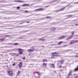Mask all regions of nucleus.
Segmentation results:
<instances>
[{
  "label": "nucleus",
  "mask_w": 78,
  "mask_h": 78,
  "mask_svg": "<svg viewBox=\"0 0 78 78\" xmlns=\"http://www.w3.org/2000/svg\"><path fill=\"white\" fill-rule=\"evenodd\" d=\"M59 53L58 52H52L51 53V58H55V56H59L58 55Z\"/></svg>",
  "instance_id": "1"
},
{
  "label": "nucleus",
  "mask_w": 78,
  "mask_h": 78,
  "mask_svg": "<svg viewBox=\"0 0 78 78\" xmlns=\"http://www.w3.org/2000/svg\"><path fill=\"white\" fill-rule=\"evenodd\" d=\"M7 73L9 76H12L13 75V71L11 69H9L7 71Z\"/></svg>",
  "instance_id": "2"
},
{
  "label": "nucleus",
  "mask_w": 78,
  "mask_h": 78,
  "mask_svg": "<svg viewBox=\"0 0 78 78\" xmlns=\"http://www.w3.org/2000/svg\"><path fill=\"white\" fill-rule=\"evenodd\" d=\"M17 50H19V54H20V55H22V54H23V51H24V50L21 48H18L17 49Z\"/></svg>",
  "instance_id": "3"
},
{
  "label": "nucleus",
  "mask_w": 78,
  "mask_h": 78,
  "mask_svg": "<svg viewBox=\"0 0 78 78\" xmlns=\"http://www.w3.org/2000/svg\"><path fill=\"white\" fill-rule=\"evenodd\" d=\"M23 64V62H20L19 63V67L20 68H21L22 66V64Z\"/></svg>",
  "instance_id": "4"
},
{
  "label": "nucleus",
  "mask_w": 78,
  "mask_h": 78,
  "mask_svg": "<svg viewBox=\"0 0 78 78\" xmlns=\"http://www.w3.org/2000/svg\"><path fill=\"white\" fill-rule=\"evenodd\" d=\"M73 37V36H70L68 37L66 39V41H68L69 40V39H72Z\"/></svg>",
  "instance_id": "5"
},
{
  "label": "nucleus",
  "mask_w": 78,
  "mask_h": 78,
  "mask_svg": "<svg viewBox=\"0 0 78 78\" xmlns=\"http://www.w3.org/2000/svg\"><path fill=\"white\" fill-rule=\"evenodd\" d=\"M32 48L33 49L32 50L31 49H30L28 50V52H31L32 51H33L34 50V48Z\"/></svg>",
  "instance_id": "6"
},
{
  "label": "nucleus",
  "mask_w": 78,
  "mask_h": 78,
  "mask_svg": "<svg viewBox=\"0 0 78 78\" xmlns=\"http://www.w3.org/2000/svg\"><path fill=\"white\" fill-rule=\"evenodd\" d=\"M23 6H30V4H24L22 5Z\"/></svg>",
  "instance_id": "7"
},
{
  "label": "nucleus",
  "mask_w": 78,
  "mask_h": 78,
  "mask_svg": "<svg viewBox=\"0 0 78 78\" xmlns=\"http://www.w3.org/2000/svg\"><path fill=\"white\" fill-rule=\"evenodd\" d=\"M74 72H76V71H78V65L77 66L76 68L74 69Z\"/></svg>",
  "instance_id": "8"
},
{
  "label": "nucleus",
  "mask_w": 78,
  "mask_h": 78,
  "mask_svg": "<svg viewBox=\"0 0 78 78\" xmlns=\"http://www.w3.org/2000/svg\"><path fill=\"white\" fill-rule=\"evenodd\" d=\"M55 30L56 28L55 27H51V30L52 31H55Z\"/></svg>",
  "instance_id": "9"
},
{
  "label": "nucleus",
  "mask_w": 78,
  "mask_h": 78,
  "mask_svg": "<svg viewBox=\"0 0 78 78\" xmlns=\"http://www.w3.org/2000/svg\"><path fill=\"white\" fill-rule=\"evenodd\" d=\"M65 37L64 36H62L59 38V39H64Z\"/></svg>",
  "instance_id": "10"
},
{
  "label": "nucleus",
  "mask_w": 78,
  "mask_h": 78,
  "mask_svg": "<svg viewBox=\"0 0 78 78\" xmlns=\"http://www.w3.org/2000/svg\"><path fill=\"white\" fill-rule=\"evenodd\" d=\"M5 40V38H2L1 39H0V41H4Z\"/></svg>",
  "instance_id": "11"
},
{
  "label": "nucleus",
  "mask_w": 78,
  "mask_h": 78,
  "mask_svg": "<svg viewBox=\"0 0 78 78\" xmlns=\"http://www.w3.org/2000/svg\"><path fill=\"white\" fill-rule=\"evenodd\" d=\"M75 41L72 40V41L70 42V44H75Z\"/></svg>",
  "instance_id": "12"
},
{
  "label": "nucleus",
  "mask_w": 78,
  "mask_h": 78,
  "mask_svg": "<svg viewBox=\"0 0 78 78\" xmlns=\"http://www.w3.org/2000/svg\"><path fill=\"white\" fill-rule=\"evenodd\" d=\"M65 7H63V8H62V9H60V11H63V10H64V9H65Z\"/></svg>",
  "instance_id": "13"
},
{
  "label": "nucleus",
  "mask_w": 78,
  "mask_h": 78,
  "mask_svg": "<svg viewBox=\"0 0 78 78\" xmlns=\"http://www.w3.org/2000/svg\"><path fill=\"white\" fill-rule=\"evenodd\" d=\"M16 2H19L20 3H23V2H25V1H17Z\"/></svg>",
  "instance_id": "14"
},
{
  "label": "nucleus",
  "mask_w": 78,
  "mask_h": 78,
  "mask_svg": "<svg viewBox=\"0 0 78 78\" xmlns=\"http://www.w3.org/2000/svg\"><path fill=\"white\" fill-rule=\"evenodd\" d=\"M44 9L43 8H39V11H44Z\"/></svg>",
  "instance_id": "15"
},
{
  "label": "nucleus",
  "mask_w": 78,
  "mask_h": 78,
  "mask_svg": "<svg viewBox=\"0 0 78 78\" xmlns=\"http://www.w3.org/2000/svg\"><path fill=\"white\" fill-rule=\"evenodd\" d=\"M62 41H60L58 43V44L60 45V44H62Z\"/></svg>",
  "instance_id": "16"
},
{
  "label": "nucleus",
  "mask_w": 78,
  "mask_h": 78,
  "mask_svg": "<svg viewBox=\"0 0 78 78\" xmlns=\"http://www.w3.org/2000/svg\"><path fill=\"white\" fill-rule=\"evenodd\" d=\"M20 73V70H18V72L17 73V75H19Z\"/></svg>",
  "instance_id": "17"
},
{
  "label": "nucleus",
  "mask_w": 78,
  "mask_h": 78,
  "mask_svg": "<svg viewBox=\"0 0 78 78\" xmlns=\"http://www.w3.org/2000/svg\"><path fill=\"white\" fill-rule=\"evenodd\" d=\"M34 11H39V9H37L34 10Z\"/></svg>",
  "instance_id": "18"
},
{
  "label": "nucleus",
  "mask_w": 78,
  "mask_h": 78,
  "mask_svg": "<svg viewBox=\"0 0 78 78\" xmlns=\"http://www.w3.org/2000/svg\"><path fill=\"white\" fill-rule=\"evenodd\" d=\"M19 45V44H18L17 43H14L13 44L14 45Z\"/></svg>",
  "instance_id": "19"
},
{
  "label": "nucleus",
  "mask_w": 78,
  "mask_h": 78,
  "mask_svg": "<svg viewBox=\"0 0 78 78\" xmlns=\"http://www.w3.org/2000/svg\"><path fill=\"white\" fill-rule=\"evenodd\" d=\"M47 60L45 59H44L43 60V62H47Z\"/></svg>",
  "instance_id": "20"
},
{
  "label": "nucleus",
  "mask_w": 78,
  "mask_h": 78,
  "mask_svg": "<svg viewBox=\"0 0 78 78\" xmlns=\"http://www.w3.org/2000/svg\"><path fill=\"white\" fill-rule=\"evenodd\" d=\"M43 66H47V63H44L43 64Z\"/></svg>",
  "instance_id": "21"
},
{
  "label": "nucleus",
  "mask_w": 78,
  "mask_h": 78,
  "mask_svg": "<svg viewBox=\"0 0 78 78\" xmlns=\"http://www.w3.org/2000/svg\"><path fill=\"white\" fill-rule=\"evenodd\" d=\"M71 73H72V71H70L69 73V75H71Z\"/></svg>",
  "instance_id": "22"
},
{
  "label": "nucleus",
  "mask_w": 78,
  "mask_h": 78,
  "mask_svg": "<svg viewBox=\"0 0 78 78\" xmlns=\"http://www.w3.org/2000/svg\"><path fill=\"white\" fill-rule=\"evenodd\" d=\"M54 64H51V66L52 67H55V66H54Z\"/></svg>",
  "instance_id": "23"
},
{
  "label": "nucleus",
  "mask_w": 78,
  "mask_h": 78,
  "mask_svg": "<svg viewBox=\"0 0 78 78\" xmlns=\"http://www.w3.org/2000/svg\"><path fill=\"white\" fill-rule=\"evenodd\" d=\"M46 19H50L51 18V17L50 16H47L46 17Z\"/></svg>",
  "instance_id": "24"
},
{
  "label": "nucleus",
  "mask_w": 78,
  "mask_h": 78,
  "mask_svg": "<svg viewBox=\"0 0 78 78\" xmlns=\"http://www.w3.org/2000/svg\"><path fill=\"white\" fill-rule=\"evenodd\" d=\"M39 40H40V41H44V39H42V38H40Z\"/></svg>",
  "instance_id": "25"
},
{
  "label": "nucleus",
  "mask_w": 78,
  "mask_h": 78,
  "mask_svg": "<svg viewBox=\"0 0 78 78\" xmlns=\"http://www.w3.org/2000/svg\"><path fill=\"white\" fill-rule=\"evenodd\" d=\"M56 12H59L60 11V10H56L55 11Z\"/></svg>",
  "instance_id": "26"
},
{
  "label": "nucleus",
  "mask_w": 78,
  "mask_h": 78,
  "mask_svg": "<svg viewBox=\"0 0 78 78\" xmlns=\"http://www.w3.org/2000/svg\"><path fill=\"white\" fill-rule=\"evenodd\" d=\"M75 43H76V42H78V40H75L74 41Z\"/></svg>",
  "instance_id": "27"
},
{
  "label": "nucleus",
  "mask_w": 78,
  "mask_h": 78,
  "mask_svg": "<svg viewBox=\"0 0 78 78\" xmlns=\"http://www.w3.org/2000/svg\"><path fill=\"white\" fill-rule=\"evenodd\" d=\"M25 13H26L27 12H28V11L27 10H25Z\"/></svg>",
  "instance_id": "28"
},
{
  "label": "nucleus",
  "mask_w": 78,
  "mask_h": 78,
  "mask_svg": "<svg viewBox=\"0 0 78 78\" xmlns=\"http://www.w3.org/2000/svg\"><path fill=\"white\" fill-rule=\"evenodd\" d=\"M15 65H16V63H13V64L12 65V66H15Z\"/></svg>",
  "instance_id": "29"
},
{
  "label": "nucleus",
  "mask_w": 78,
  "mask_h": 78,
  "mask_svg": "<svg viewBox=\"0 0 78 78\" xmlns=\"http://www.w3.org/2000/svg\"><path fill=\"white\" fill-rule=\"evenodd\" d=\"M74 57H75V58H78V55H75Z\"/></svg>",
  "instance_id": "30"
},
{
  "label": "nucleus",
  "mask_w": 78,
  "mask_h": 78,
  "mask_svg": "<svg viewBox=\"0 0 78 78\" xmlns=\"http://www.w3.org/2000/svg\"><path fill=\"white\" fill-rule=\"evenodd\" d=\"M16 8H17V9H20V7H19V6L17 7H16Z\"/></svg>",
  "instance_id": "31"
},
{
  "label": "nucleus",
  "mask_w": 78,
  "mask_h": 78,
  "mask_svg": "<svg viewBox=\"0 0 78 78\" xmlns=\"http://www.w3.org/2000/svg\"><path fill=\"white\" fill-rule=\"evenodd\" d=\"M37 74H38V75H39V76H40V75H41L39 73H37Z\"/></svg>",
  "instance_id": "32"
},
{
  "label": "nucleus",
  "mask_w": 78,
  "mask_h": 78,
  "mask_svg": "<svg viewBox=\"0 0 78 78\" xmlns=\"http://www.w3.org/2000/svg\"><path fill=\"white\" fill-rule=\"evenodd\" d=\"M9 35H5V37H9Z\"/></svg>",
  "instance_id": "33"
},
{
  "label": "nucleus",
  "mask_w": 78,
  "mask_h": 78,
  "mask_svg": "<svg viewBox=\"0 0 78 78\" xmlns=\"http://www.w3.org/2000/svg\"><path fill=\"white\" fill-rule=\"evenodd\" d=\"M72 34H74V32H72Z\"/></svg>",
  "instance_id": "34"
},
{
  "label": "nucleus",
  "mask_w": 78,
  "mask_h": 78,
  "mask_svg": "<svg viewBox=\"0 0 78 78\" xmlns=\"http://www.w3.org/2000/svg\"><path fill=\"white\" fill-rule=\"evenodd\" d=\"M25 57H24L23 58V59H25Z\"/></svg>",
  "instance_id": "35"
},
{
  "label": "nucleus",
  "mask_w": 78,
  "mask_h": 78,
  "mask_svg": "<svg viewBox=\"0 0 78 78\" xmlns=\"http://www.w3.org/2000/svg\"><path fill=\"white\" fill-rule=\"evenodd\" d=\"M30 21L27 22L26 23H30Z\"/></svg>",
  "instance_id": "36"
},
{
  "label": "nucleus",
  "mask_w": 78,
  "mask_h": 78,
  "mask_svg": "<svg viewBox=\"0 0 78 78\" xmlns=\"http://www.w3.org/2000/svg\"><path fill=\"white\" fill-rule=\"evenodd\" d=\"M75 25L76 26H78V24H76Z\"/></svg>",
  "instance_id": "37"
},
{
  "label": "nucleus",
  "mask_w": 78,
  "mask_h": 78,
  "mask_svg": "<svg viewBox=\"0 0 78 78\" xmlns=\"http://www.w3.org/2000/svg\"><path fill=\"white\" fill-rule=\"evenodd\" d=\"M61 66H60L59 67V68H61Z\"/></svg>",
  "instance_id": "38"
},
{
  "label": "nucleus",
  "mask_w": 78,
  "mask_h": 78,
  "mask_svg": "<svg viewBox=\"0 0 78 78\" xmlns=\"http://www.w3.org/2000/svg\"><path fill=\"white\" fill-rule=\"evenodd\" d=\"M19 54H17L16 55V56H19Z\"/></svg>",
  "instance_id": "39"
},
{
  "label": "nucleus",
  "mask_w": 78,
  "mask_h": 78,
  "mask_svg": "<svg viewBox=\"0 0 78 78\" xmlns=\"http://www.w3.org/2000/svg\"><path fill=\"white\" fill-rule=\"evenodd\" d=\"M78 78V76H76V77L75 78Z\"/></svg>",
  "instance_id": "40"
},
{
  "label": "nucleus",
  "mask_w": 78,
  "mask_h": 78,
  "mask_svg": "<svg viewBox=\"0 0 78 78\" xmlns=\"http://www.w3.org/2000/svg\"><path fill=\"white\" fill-rule=\"evenodd\" d=\"M67 78H69V76H68Z\"/></svg>",
  "instance_id": "41"
},
{
  "label": "nucleus",
  "mask_w": 78,
  "mask_h": 78,
  "mask_svg": "<svg viewBox=\"0 0 78 78\" xmlns=\"http://www.w3.org/2000/svg\"><path fill=\"white\" fill-rule=\"evenodd\" d=\"M62 61H62V60L60 61V62H62Z\"/></svg>",
  "instance_id": "42"
},
{
  "label": "nucleus",
  "mask_w": 78,
  "mask_h": 78,
  "mask_svg": "<svg viewBox=\"0 0 78 78\" xmlns=\"http://www.w3.org/2000/svg\"><path fill=\"white\" fill-rule=\"evenodd\" d=\"M76 75V74H73V75Z\"/></svg>",
  "instance_id": "43"
},
{
  "label": "nucleus",
  "mask_w": 78,
  "mask_h": 78,
  "mask_svg": "<svg viewBox=\"0 0 78 78\" xmlns=\"http://www.w3.org/2000/svg\"><path fill=\"white\" fill-rule=\"evenodd\" d=\"M76 3H78V2H76Z\"/></svg>",
  "instance_id": "44"
},
{
  "label": "nucleus",
  "mask_w": 78,
  "mask_h": 78,
  "mask_svg": "<svg viewBox=\"0 0 78 78\" xmlns=\"http://www.w3.org/2000/svg\"><path fill=\"white\" fill-rule=\"evenodd\" d=\"M61 64H62V62H61Z\"/></svg>",
  "instance_id": "45"
},
{
  "label": "nucleus",
  "mask_w": 78,
  "mask_h": 78,
  "mask_svg": "<svg viewBox=\"0 0 78 78\" xmlns=\"http://www.w3.org/2000/svg\"><path fill=\"white\" fill-rule=\"evenodd\" d=\"M77 55H78V53H77Z\"/></svg>",
  "instance_id": "46"
}]
</instances>
